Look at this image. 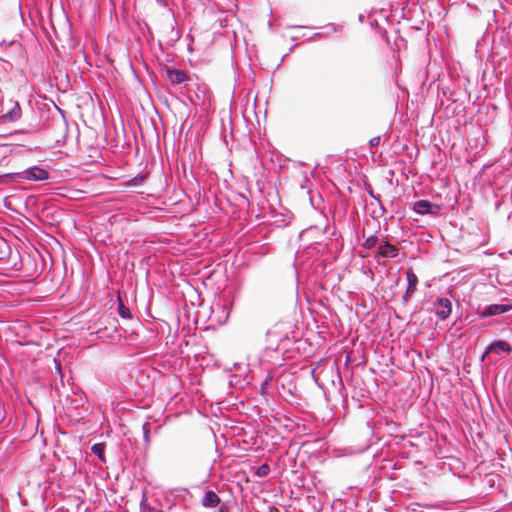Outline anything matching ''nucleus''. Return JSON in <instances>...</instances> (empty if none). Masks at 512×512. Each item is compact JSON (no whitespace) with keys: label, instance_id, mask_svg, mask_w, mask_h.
Instances as JSON below:
<instances>
[{"label":"nucleus","instance_id":"15","mask_svg":"<svg viewBox=\"0 0 512 512\" xmlns=\"http://www.w3.org/2000/svg\"><path fill=\"white\" fill-rule=\"evenodd\" d=\"M270 472V467L268 464L261 465L257 471L256 474L260 477L266 476Z\"/></svg>","mask_w":512,"mask_h":512},{"label":"nucleus","instance_id":"18","mask_svg":"<svg viewBox=\"0 0 512 512\" xmlns=\"http://www.w3.org/2000/svg\"><path fill=\"white\" fill-rule=\"evenodd\" d=\"M156 1L161 3V4H165V0H156Z\"/></svg>","mask_w":512,"mask_h":512},{"label":"nucleus","instance_id":"11","mask_svg":"<svg viewBox=\"0 0 512 512\" xmlns=\"http://www.w3.org/2000/svg\"><path fill=\"white\" fill-rule=\"evenodd\" d=\"M20 116H21V109H20L19 104L16 103L15 106L3 116V118L6 120H10V121H16L20 118Z\"/></svg>","mask_w":512,"mask_h":512},{"label":"nucleus","instance_id":"9","mask_svg":"<svg viewBox=\"0 0 512 512\" xmlns=\"http://www.w3.org/2000/svg\"><path fill=\"white\" fill-rule=\"evenodd\" d=\"M510 351H511L510 344L506 341L500 340V341H497V342L489 345L485 354H489V353L499 354L500 352H510Z\"/></svg>","mask_w":512,"mask_h":512},{"label":"nucleus","instance_id":"17","mask_svg":"<svg viewBox=\"0 0 512 512\" xmlns=\"http://www.w3.org/2000/svg\"><path fill=\"white\" fill-rule=\"evenodd\" d=\"M131 181L133 182V184H134V185H137V184L139 183V181L137 180V178H133Z\"/></svg>","mask_w":512,"mask_h":512},{"label":"nucleus","instance_id":"14","mask_svg":"<svg viewBox=\"0 0 512 512\" xmlns=\"http://www.w3.org/2000/svg\"><path fill=\"white\" fill-rule=\"evenodd\" d=\"M378 242V238L377 236L375 235H370L368 236L365 241H364V244L363 246L367 249H370V248H373Z\"/></svg>","mask_w":512,"mask_h":512},{"label":"nucleus","instance_id":"1","mask_svg":"<svg viewBox=\"0 0 512 512\" xmlns=\"http://www.w3.org/2000/svg\"><path fill=\"white\" fill-rule=\"evenodd\" d=\"M49 178V173L43 168L38 166L31 167L23 172H15L2 175L0 177L1 183H7V179H11L14 182H21L22 180L29 181H44Z\"/></svg>","mask_w":512,"mask_h":512},{"label":"nucleus","instance_id":"5","mask_svg":"<svg viewBox=\"0 0 512 512\" xmlns=\"http://www.w3.org/2000/svg\"><path fill=\"white\" fill-rule=\"evenodd\" d=\"M398 253L399 250L395 245L389 242H384L379 245L376 257L395 258Z\"/></svg>","mask_w":512,"mask_h":512},{"label":"nucleus","instance_id":"8","mask_svg":"<svg viewBox=\"0 0 512 512\" xmlns=\"http://www.w3.org/2000/svg\"><path fill=\"white\" fill-rule=\"evenodd\" d=\"M413 208H414V211L417 212L418 214L435 213V211L432 209L433 208L438 209L437 206L433 205L431 202H429L427 200H419V201L415 202Z\"/></svg>","mask_w":512,"mask_h":512},{"label":"nucleus","instance_id":"2","mask_svg":"<svg viewBox=\"0 0 512 512\" xmlns=\"http://www.w3.org/2000/svg\"><path fill=\"white\" fill-rule=\"evenodd\" d=\"M452 311V304L448 298H438L433 304V312L440 320L447 319Z\"/></svg>","mask_w":512,"mask_h":512},{"label":"nucleus","instance_id":"3","mask_svg":"<svg viewBox=\"0 0 512 512\" xmlns=\"http://www.w3.org/2000/svg\"><path fill=\"white\" fill-rule=\"evenodd\" d=\"M511 309H512V305L492 304V305L486 306L485 308H483L481 310L479 309L478 315L481 318H486V317H490V316H494V315L503 314L505 312L510 311Z\"/></svg>","mask_w":512,"mask_h":512},{"label":"nucleus","instance_id":"12","mask_svg":"<svg viewBox=\"0 0 512 512\" xmlns=\"http://www.w3.org/2000/svg\"><path fill=\"white\" fill-rule=\"evenodd\" d=\"M92 452L99 457L100 460L105 461L104 457V450H105V444L104 443H96L91 448Z\"/></svg>","mask_w":512,"mask_h":512},{"label":"nucleus","instance_id":"16","mask_svg":"<svg viewBox=\"0 0 512 512\" xmlns=\"http://www.w3.org/2000/svg\"><path fill=\"white\" fill-rule=\"evenodd\" d=\"M369 143H370L371 147L378 146L379 143H380V136H376V137L371 138Z\"/></svg>","mask_w":512,"mask_h":512},{"label":"nucleus","instance_id":"10","mask_svg":"<svg viewBox=\"0 0 512 512\" xmlns=\"http://www.w3.org/2000/svg\"><path fill=\"white\" fill-rule=\"evenodd\" d=\"M220 503V498L214 491H208L205 493L202 499V505L205 507L214 508Z\"/></svg>","mask_w":512,"mask_h":512},{"label":"nucleus","instance_id":"13","mask_svg":"<svg viewBox=\"0 0 512 512\" xmlns=\"http://www.w3.org/2000/svg\"><path fill=\"white\" fill-rule=\"evenodd\" d=\"M118 313H119L120 317H122L124 319L131 318V313H130L129 308L124 305V303L122 302V300L120 298H119V303H118Z\"/></svg>","mask_w":512,"mask_h":512},{"label":"nucleus","instance_id":"7","mask_svg":"<svg viewBox=\"0 0 512 512\" xmlns=\"http://www.w3.org/2000/svg\"><path fill=\"white\" fill-rule=\"evenodd\" d=\"M166 76L173 84H180L187 80V75L182 70L166 68Z\"/></svg>","mask_w":512,"mask_h":512},{"label":"nucleus","instance_id":"6","mask_svg":"<svg viewBox=\"0 0 512 512\" xmlns=\"http://www.w3.org/2000/svg\"><path fill=\"white\" fill-rule=\"evenodd\" d=\"M68 127L66 123H62L59 127V131L55 135H51V141L55 147L63 146L67 141Z\"/></svg>","mask_w":512,"mask_h":512},{"label":"nucleus","instance_id":"4","mask_svg":"<svg viewBox=\"0 0 512 512\" xmlns=\"http://www.w3.org/2000/svg\"><path fill=\"white\" fill-rule=\"evenodd\" d=\"M406 277H407L408 286H407L406 293L403 296V301L404 302H407L408 301V297L411 296L416 291V287H417V284H418V277L414 273L412 268H408L407 269Z\"/></svg>","mask_w":512,"mask_h":512}]
</instances>
